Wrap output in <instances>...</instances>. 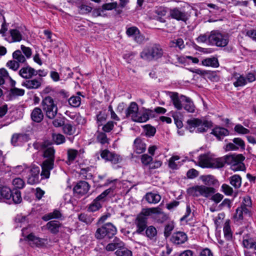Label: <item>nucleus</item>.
I'll return each instance as SVG.
<instances>
[{
	"instance_id": "47",
	"label": "nucleus",
	"mask_w": 256,
	"mask_h": 256,
	"mask_svg": "<svg viewBox=\"0 0 256 256\" xmlns=\"http://www.w3.org/2000/svg\"><path fill=\"white\" fill-rule=\"evenodd\" d=\"M115 254L116 256H132V252L130 250L124 247V243L122 247L118 248Z\"/></svg>"
},
{
	"instance_id": "48",
	"label": "nucleus",
	"mask_w": 256,
	"mask_h": 256,
	"mask_svg": "<svg viewBox=\"0 0 256 256\" xmlns=\"http://www.w3.org/2000/svg\"><path fill=\"white\" fill-rule=\"evenodd\" d=\"M12 58L20 64L25 62L26 61L25 57L22 55L20 50H16L12 54Z\"/></svg>"
},
{
	"instance_id": "60",
	"label": "nucleus",
	"mask_w": 256,
	"mask_h": 256,
	"mask_svg": "<svg viewBox=\"0 0 256 256\" xmlns=\"http://www.w3.org/2000/svg\"><path fill=\"white\" fill-rule=\"evenodd\" d=\"M12 184L16 188H22L24 186V182L20 178H16L12 180Z\"/></svg>"
},
{
	"instance_id": "7",
	"label": "nucleus",
	"mask_w": 256,
	"mask_h": 256,
	"mask_svg": "<svg viewBox=\"0 0 256 256\" xmlns=\"http://www.w3.org/2000/svg\"><path fill=\"white\" fill-rule=\"evenodd\" d=\"M29 173L27 176V183L33 185L39 182L40 168L36 165L28 167L27 172Z\"/></svg>"
},
{
	"instance_id": "40",
	"label": "nucleus",
	"mask_w": 256,
	"mask_h": 256,
	"mask_svg": "<svg viewBox=\"0 0 256 256\" xmlns=\"http://www.w3.org/2000/svg\"><path fill=\"white\" fill-rule=\"evenodd\" d=\"M123 246V242L120 239L116 238L113 242L108 244L106 247V250L108 251H113L116 249H118V248L122 247Z\"/></svg>"
},
{
	"instance_id": "52",
	"label": "nucleus",
	"mask_w": 256,
	"mask_h": 256,
	"mask_svg": "<svg viewBox=\"0 0 256 256\" xmlns=\"http://www.w3.org/2000/svg\"><path fill=\"white\" fill-rule=\"evenodd\" d=\"M52 138L54 142L58 145L64 144L66 141L64 136L60 134H54Z\"/></svg>"
},
{
	"instance_id": "51",
	"label": "nucleus",
	"mask_w": 256,
	"mask_h": 256,
	"mask_svg": "<svg viewBox=\"0 0 256 256\" xmlns=\"http://www.w3.org/2000/svg\"><path fill=\"white\" fill-rule=\"evenodd\" d=\"M15 222L18 224V226L22 227L28 222L27 217L22 214H18L15 218Z\"/></svg>"
},
{
	"instance_id": "32",
	"label": "nucleus",
	"mask_w": 256,
	"mask_h": 256,
	"mask_svg": "<svg viewBox=\"0 0 256 256\" xmlns=\"http://www.w3.org/2000/svg\"><path fill=\"white\" fill-rule=\"evenodd\" d=\"M19 74L24 78H29L32 76L36 75L37 72L36 73V70L34 68L30 66H26L21 68L19 72Z\"/></svg>"
},
{
	"instance_id": "23",
	"label": "nucleus",
	"mask_w": 256,
	"mask_h": 256,
	"mask_svg": "<svg viewBox=\"0 0 256 256\" xmlns=\"http://www.w3.org/2000/svg\"><path fill=\"white\" fill-rule=\"evenodd\" d=\"M28 139L27 134H14L12 136L11 142L14 146H18L22 142L28 141Z\"/></svg>"
},
{
	"instance_id": "62",
	"label": "nucleus",
	"mask_w": 256,
	"mask_h": 256,
	"mask_svg": "<svg viewBox=\"0 0 256 256\" xmlns=\"http://www.w3.org/2000/svg\"><path fill=\"white\" fill-rule=\"evenodd\" d=\"M252 206V202L250 198L248 196H244L242 198V201L241 204V207L242 208H246L250 210V208Z\"/></svg>"
},
{
	"instance_id": "42",
	"label": "nucleus",
	"mask_w": 256,
	"mask_h": 256,
	"mask_svg": "<svg viewBox=\"0 0 256 256\" xmlns=\"http://www.w3.org/2000/svg\"><path fill=\"white\" fill-rule=\"evenodd\" d=\"M78 96H72L68 99L69 104L72 106L77 108L78 107L81 103V94L80 92H77Z\"/></svg>"
},
{
	"instance_id": "21",
	"label": "nucleus",
	"mask_w": 256,
	"mask_h": 256,
	"mask_svg": "<svg viewBox=\"0 0 256 256\" xmlns=\"http://www.w3.org/2000/svg\"><path fill=\"white\" fill-rule=\"evenodd\" d=\"M12 191L10 189L6 186L0 187V202H6L11 198Z\"/></svg>"
},
{
	"instance_id": "61",
	"label": "nucleus",
	"mask_w": 256,
	"mask_h": 256,
	"mask_svg": "<svg viewBox=\"0 0 256 256\" xmlns=\"http://www.w3.org/2000/svg\"><path fill=\"white\" fill-rule=\"evenodd\" d=\"M78 219L80 221L86 223L87 224L92 222L93 218L90 216L84 214H81L78 216Z\"/></svg>"
},
{
	"instance_id": "17",
	"label": "nucleus",
	"mask_w": 256,
	"mask_h": 256,
	"mask_svg": "<svg viewBox=\"0 0 256 256\" xmlns=\"http://www.w3.org/2000/svg\"><path fill=\"white\" fill-rule=\"evenodd\" d=\"M154 117V112L153 110L142 108V112L141 116L138 115L136 122H146L149 120L150 118Z\"/></svg>"
},
{
	"instance_id": "37",
	"label": "nucleus",
	"mask_w": 256,
	"mask_h": 256,
	"mask_svg": "<svg viewBox=\"0 0 256 256\" xmlns=\"http://www.w3.org/2000/svg\"><path fill=\"white\" fill-rule=\"evenodd\" d=\"M128 38L134 40L138 43H142L148 40L142 33H126Z\"/></svg>"
},
{
	"instance_id": "26",
	"label": "nucleus",
	"mask_w": 256,
	"mask_h": 256,
	"mask_svg": "<svg viewBox=\"0 0 256 256\" xmlns=\"http://www.w3.org/2000/svg\"><path fill=\"white\" fill-rule=\"evenodd\" d=\"M218 140H221L224 136L228 135L229 132L228 130L225 128L222 127H216L214 128L211 132Z\"/></svg>"
},
{
	"instance_id": "43",
	"label": "nucleus",
	"mask_w": 256,
	"mask_h": 256,
	"mask_svg": "<svg viewBox=\"0 0 256 256\" xmlns=\"http://www.w3.org/2000/svg\"><path fill=\"white\" fill-rule=\"evenodd\" d=\"M62 216L61 212L59 210H55L54 212L44 216L42 219L44 221H48L53 218H60Z\"/></svg>"
},
{
	"instance_id": "9",
	"label": "nucleus",
	"mask_w": 256,
	"mask_h": 256,
	"mask_svg": "<svg viewBox=\"0 0 256 256\" xmlns=\"http://www.w3.org/2000/svg\"><path fill=\"white\" fill-rule=\"evenodd\" d=\"M101 157L107 161H110L114 164L120 162L122 158L118 154L111 152L108 150H102L100 153Z\"/></svg>"
},
{
	"instance_id": "39",
	"label": "nucleus",
	"mask_w": 256,
	"mask_h": 256,
	"mask_svg": "<svg viewBox=\"0 0 256 256\" xmlns=\"http://www.w3.org/2000/svg\"><path fill=\"white\" fill-rule=\"evenodd\" d=\"M154 12L157 14V20H158L162 22H165L162 16H165L168 12V8H166L164 6L156 7Z\"/></svg>"
},
{
	"instance_id": "2",
	"label": "nucleus",
	"mask_w": 256,
	"mask_h": 256,
	"mask_svg": "<svg viewBox=\"0 0 256 256\" xmlns=\"http://www.w3.org/2000/svg\"><path fill=\"white\" fill-rule=\"evenodd\" d=\"M116 228L110 222L105 224L98 228L96 232L95 236L98 239H111L116 234Z\"/></svg>"
},
{
	"instance_id": "8",
	"label": "nucleus",
	"mask_w": 256,
	"mask_h": 256,
	"mask_svg": "<svg viewBox=\"0 0 256 256\" xmlns=\"http://www.w3.org/2000/svg\"><path fill=\"white\" fill-rule=\"evenodd\" d=\"M208 42L218 46H224L228 42V38L222 33H212L208 36Z\"/></svg>"
},
{
	"instance_id": "58",
	"label": "nucleus",
	"mask_w": 256,
	"mask_h": 256,
	"mask_svg": "<svg viewBox=\"0 0 256 256\" xmlns=\"http://www.w3.org/2000/svg\"><path fill=\"white\" fill-rule=\"evenodd\" d=\"M24 92L25 91L24 90L14 87L10 89V94L12 96H24Z\"/></svg>"
},
{
	"instance_id": "3",
	"label": "nucleus",
	"mask_w": 256,
	"mask_h": 256,
	"mask_svg": "<svg viewBox=\"0 0 256 256\" xmlns=\"http://www.w3.org/2000/svg\"><path fill=\"white\" fill-rule=\"evenodd\" d=\"M42 106L46 116L50 119H53L58 113V106L54 99L49 96L43 98Z\"/></svg>"
},
{
	"instance_id": "41",
	"label": "nucleus",
	"mask_w": 256,
	"mask_h": 256,
	"mask_svg": "<svg viewBox=\"0 0 256 256\" xmlns=\"http://www.w3.org/2000/svg\"><path fill=\"white\" fill-rule=\"evenodd\" d=\"M202 64L206 66L218 68L219 66V63L216 58L212 57L204 60L202 61Z\"/></svg>"
},
{
	"instance_id": "6",
	"label": "nucleus",
	"mask_w": 256,
	"mask_h": 256,
	"mask_svg": "<svg viewBox=\"0 0 256 256\" xmlns=\"http://www.w3.org/2000/svg\"><path fill=\"white\" fill-rule=\"evenodd\" d=\"M40 147L42 156L46 158L44 162L54 164L55 150L54 147L47 142H43Z\"/></svg>"
},
{
	"instance_id": "56",
	"label": "nucleus",
	"mask_w": 256,
	"mask_h": 256,
	"mask_svg": "<svg viewBox=\"0 0 256 256\" xmlns=\"http://www.w3.org/2000/svg\"><path fill=\"white\" fill-rule=\"evenodd\" d=\"M146 234L150 239H153L157 234L156 228L153 226H150L146 230Z\"/></svg>"
},
{
	"instance_id": "28",
	"label": "nucleus",
	"mask_w": 256,
	"mask_h": 256,
	"mask_svg": "<svg viewBox=\"0 0 256 256\" xmlns=\"http://www.w3.org/2000/svg\"><path fill=\"white\" fill-rule=\"evenodd\" d=\"M226 164V156L220 158L212 157L210 168H219L223 167Z\"/></svg>"
},
{
	"instance_id": "45",
	"label": "nucleus",
	"mask_w": 256,
	"mask_h": 256,
	"mask_svg": "<svg viewBox=\"0 0 256 256\" xmlns=\"http://www.w3.org/2000/svg\"><path fill=\"white\" fill-rule=\"evenodd\" d=\"M114 190V188H110L105 190L95 199L102 204L106 201V196L112 193Z\"/></svg>"
},
{
	"instance_id": "5",
	"label": "nucleus",
	"mask_w": 256,
	"mask_h": 256,
	"mask_svg": "<svg viewBox=\"0 0 256 256\" xmlns=\"http://www.w3.org/2000/svg\"><path fill=\"white\" fill-rule=\"evenodd\" d=\"M244 158L242 154L226 156V164L231 166V169L234 171L242 170L244 164L242 162Z\"/></svg>"
},
{
	"instance_id": "1",
	"label": "nucleus",
	"mask_w": 256,
	"mask_h": 256,
	"mask_svg": "<svg viewBox=\"0 0 256 256\" xmlns=\"http://www.w3.org/2000/svg\"><path fill=\"white\" fill-rule=\"evenodd\" d=\"M163 53V50L160 45L154 44L146 47L141 52L140 56L144 60L151 61L160 58Z\"/></svg>"
},
{
	"instance_id": "33",
	"label": "nucleus",
	"mask_w": 256,
	"mask_h": 256,
	"mask_svg": "<svg viewBox=\"0 0 256 256\" xmlns=\"http://www.w3.org/2000/svg\"><path fill=\"white\" fill-rule=\"evenodd\" d=\"M46 228L53 234H56L59 232L61 227L60 223L56 220H52L48 222L46 224Z\"/></svg>"
},
{
	"instance_id": "18",
	"label": "nucleus",
	"mask_w": 256,
	"mask_h": 256,
	"mask_svg": "<svg viewBox=\"0 0 256 256\" xmlns=\"http://www.w3.org/2000/svg\"><path fill=\"white\" fill-rule=\"evenodd\" d=\"M187 240L188 237L186 234L184 232H181L174 233L170 238L172 242L176 244H182L184 243Z\"/></svg>"
},
{
	"instance_id": "29",
	"label": "nucleus",
	"mask_w": 256,
	"mask_h": 256,
	"mask_svg": "<svg viewBox=\"0 0 256 256\" xmlns=\"http://www.w3.org/2000/svg\"><path fill=\"white\" fill-rule=\"evenodd\" d=\"M200 119L198 118H192L187 120V128L190 132H197V129L198 128V124L200 123Z\"/></svg>"
},
{
	"instance_id": "64",
	"label": "nucleus",
	"mask_w": 256,
	"mask_h": 256,
	"mask_svg": "<svg viewBox=\"0 0 256 256\" xmlns=\"http://www.w3.org/2000/svg\"><path fill=\"white\" fill-rule=\"evenodd\" d=\"M234 130L240 134H247L250 132V130L244 128L242 126L241 124H236L234 128Z\"/></svg>"
},
{
	"instance_id": "27",
	"label": "nucleus",
	"mask_w": 256,
	"mask_h": 256,
	"mask_svg": "<svg viewBox=\"0 0 256 256\" xmlns=\"http://www.w3.org/2000/svg\"><path fill=\"white\" fill-rule=\"evenodd\" d=\"M144 198L149 204H156L160 200L161 196L158 194L149 192L146 194Z\"/></svg>"
},
{
	"instance_id": "38",
	"label": "nucleus",
	"mask_w": 256,
	"mask_h": 256,
	"mask_svg": "<svg viewBox=\"0 0 256 256\" xmlns=\"http://www.w3.org/2000/svg\"><path fill=\"white\" fill-rule=\"evenodd\" d=\"M27 238L36 246H42L45 244L46 240L44 239L36 237L32 234H28L27 236ZM30 244H32V243H30Z\"/></svg>"
},
{
	"instance_id": "16",
	"label": "nucleus",
	"mask_w": 256,
	"mask_h": 256,
	"mask_svg": "<svg viewBox=\"0 0 256 256\" xmlns=\"http://www.w3.org/2000/svg\"><path fill=\"white\" fill-rule=\"evenodd\" d=\"M138 108L136 103L132 102L126 111V116L131 118L133 121L136 122L138 114Z\"/></svg>"
},
{
	"instance_id": "57",
	"label": "nucleus",
	"mask_w": 256,
	"mask_h": 256,
	"mask_svg": "<svg viewBox=\"0 0 256 256\" xmlns=\"http://www.w3.org/2000/svg\"><path fill=\"white\" fill-rule=\"evenodd\" d=\"M11 198L14 204H20L22 200L20 192L17 190L14 192H12Z\"/></svg>"
},
{
	"instance_id": "14",
	"label": "nucleus",
	"mask_w": 256,
	"mask_h": 256,
	"mask_svg": "<svg viewBox=\"0 0 256 256\" xmlns=\"http://www.w3.org/2000/svg\"><path fill=\"white\" fill-rule=\"evenodd\" d=\"M233 142H230L226 146V150H236L239 148L244 149L245 144L244 140L239 138H234L232 140Z\"/></svg>"
},
{
	"instance_id": "44",
	"label": "nucleus",
	"mask_w": 256,
	"mask_h": 256,
	"mask_svg": "<svg viewBox=\"0 0 256 256\" xmlns=\"http://www.w3.org/2000/svg\"><path fill=\"white\" fill-rule=\"evenodd\" d=\"M187 112L194 113L195 112V106L192 100L187 97L186 100L183 104V108Z\"/></svg>"
},
{
	"instance_id": "49",
	"label": "nucleus",
	"mask_w": 256,
	"mask_h": 256,
	"mask_svg": "<svg viewBox=\"0 0 256 256\" xmlns=\"http://www.w3.org/2000/svg\"><path fill=\"white\" fill-rule=\"evenodd\" d=\"M202 180L206 185L208 186L214 185L217 182L216 180L211 175L202 176Z\"/></svg>"
},
{
	"instance_id": "50",
	"label": "nucleus",
	"mask_w": 256,
	"mask_h": 256,
	"mask_svg": "<svg viewBox=\"0 0 256 256\" xmlns=\"http://www.w3.org/2000/svg\"><path fill=\"white\" fill-rule=\"evenodd\" d=\"M223 230L225 238L228 240H230L231 238H232V232L228 220H227L225 222Z\"/></svg>"
},
{
	"instance_id": "36",
	"label": "nucleus",
	"mask_w": 256,
	"mask_h": 256,
	"mask_svg": "<svg viewBox=\"0 0 256 256\" xmlns=\"http://www.w3.org/2000/svg\"><path fill=\"white\" fill-rule=\"evenodd\" d=\"M200 124H198V129H197V132H204L208 130L212 127V122L206 120L204 118L200 119Z\"/></svg>"
},
{
	"instance_id": "10",
	"label": "nucleus",
	"mask_w": 256,
	"mask_h": 256,
	"mask_svg": "<svg viewBox=\"0 0 256 256\" xmlns=\"http://www.w3.org/2000/svg\"><path fill=\"white\" fill-rule=\"evenodd\" d=\"M186 96L180 95L178 93L172 92L170 95V98L175 108L178 110H182L184 103L186 100Z\"/></svg>"
},
{
	"instance_id": "53",
	"label": "nucleus",
	"mask_w": 256,
	"mask_h": 256,
	"mask_svg": "<svg viewBox=\"0 0 256 256\" xmlns=\"http://www.w3.org/2000/svg\"><path fill=\"white\" fill-rule=\"evenodd\" d=\"M102 206V204L94 199L93 202L89 205L88 210L91 212H94L100 210Z\"/></svg>"
},
{
	"instance_id": "22",
	"label": "nucleus",
	"mask_w": 256,
	"mask_h": 256,
	"mask_svg": "<svg viewBox=\"0 0 256 256\" xmlns=\"http://www.w3.org/2000/svg\"><path fill=\"white\" fill-rule=\"evenodd\" d=\"M44 114L40 108L36 107L33 109L30 114L32 120L36 122H41L44 118Z\"/></svg>"
},
{
	"instance_id": "31",
	"label": "nucleus",
	"mask_w": 256,
	"mask_h": 256,
	"mask_svg": "<svg viewBox=\"0 0 256 256\" xmlns=\"http://www.w3.org/2000/svg\"><path fill=\"white\" fill-rule=\"evenodd\" d=\"M234 85L235 87L243 86L246 84V80L242 75L234 73L232 77Z\"/></svg>"
},
{
	"instance_id": "24",
	"label": "nucleus",
	"mask_w": 256,
	"mask_h": 256,
	"mask_svg": "<svg viewBox=\"0 0 256 256\" xmlns=\"http://www.w3.org/2000/svg\"><path fill=\"white\" fill-rule=\"evenodd\" d=\"M2 36L9 42H20L22 39L20 33H2Z\"/></svg>"
},
{
	"instance_id": "55",
	"label": "nucleus",
	"mask_w": 256,
	"mask_h": 256,
	"mask_svg": "<svg viewBox=\"0 0 256 256\" xmlns=\"http://www.w3.org/2000/svg\"><path fill=\"white\" fill-rule=\"evenodd\" d=\"M180 158L178 156H172V157H171L170 158L169 161H168L169 167L170 168L173 169V170L177 169L178 168V166H180V164L178 165V164H177L176 162V161L178 160H180Z\"/></svg>"
},
{
	"instance_id": "35",
	"label": "nucleus",
	"mask_w": 256,
	"mask_h": 256,
	"mask_svg": "<svg viewBox=\"0 0 256 256\" xmlns=\"http://www.w3.org/2000/svg\"><path fill=\"white\" fill-rule=\"evenodd\" d=\"M162 213V209L160 207L146 208L142 210L139 216H150L152 214H160Z\"/></svg>"
},
{
	"instance_id": "30",
	"label": "nucleus",
	"mask_w": 256,
	"mask_h": 256,
	"mask_svg": "<svg viewBox=\"0 0 256 256\" xmlns=\"http://www.w3.org/2000/svg\"><path fill=\"white\" fill-rule=\"evenodd\" d=\"M54 164L48 163L47 162H43L42 166V171L41 176L44 178H48L50 171L54 168Z\"/></svg>"
},
{
	"instance_id": "13",
	"label": "nucleus",
	"mask_w": 256,
	"mask_h": 256,
	"mask_svg": "<svg viewBox=\"0 0 256 256\" xmlns=\"http://www.w3.org/2000/svg\"><path fill=\"white\" fill-rule=\"evenodd\" d=\"M90 189L88 184L85 181H80L74 186V193L80 196H83L87 193Z\"/></svg>"
},
{
	"instance_id": "11",
	"label": "nucleus",
	"mask_w": 256,
	"mask_h": 256,
	"mask_svg": "<svg viewBox=\"0 0 256 256\" xmlns=\"http://www.w3.org/2000/svg\"><path fill=\"white\" fill-rule=\"evenodd\" d=\"M170 14L172 18L178 20H182L186 22L188 19V14L178 8L171 9L170 11Z\"/></svg>"
},
{
	"instance_id": "15",
	"label": "nucleus",
	"mask_w": 256,
	"mask_h": 256,
	"mask_svg": "<svg viewBox=\"0 0 256 256\" xmlns=\"http://www.w3.org/2000/svg\"><path fill=\"white\" fill-rule=\"evenodd\" d=\"M116 2H109L104 4L101 8H96L94 10V14L96 16H102L105 10H111L116 9L118 7Z\"/></svg>"
},
{
	"instance_id": "46",
	"label": "nucleus",
	"mask_w": 256,
	"mask_h": 256,
	"mask_svg": "<svg viewBox=\"0 0 256 256\" xmlns=\"http://www.w3.org/2000/svg\"><path fill=\"white\" fill-rule=\"evenodd\" d=\"M230 184L236 188H238L241 186L242 178L238 175L235 174L230 178Z\"/></svg>"
},
{
	"instance_id": "34",
	"label": "nucleus",
	"mask_w": 256,
	"mask_h": 256,
	"mask_svg": "<svg viewBox=\"0 0 256 256\" xmlns=\"http://www.w3.org/2000/svg\"><path fill=\"white\" fill-rule=\"evenodd\" d=\"M134 148L137 154H142L146 149V144L141 139L136 138L134 141Z\"/></svg>"
},
{
	"instance_id": "19",
	"label": "nucleus",
	"mask_w": 256,
	"mask_h": 256,
	"mask_svg": "<svg viewBox=\"0 0 256 256\" xmlns=\"http://www.w3.org/2000/svg\"><path fill=\"white\" fill-rule=\"evenodd\" d=\"M146 218L142 216H138L135 221V224L136 226V232L142 234L145 230L146 226Z\"/></svg>"
},
{
	"instance_id": "63",
	"label": "nucleus",
	"mask_w": 256,
	"mask_h": 256,
	"mask_svg": "<svg viewBox=\"0 0 256 256\" xmlns=\"http://www.w3.org/2000/svg\"><path fill=\"white\" fill-rule=\"evenodd\" d=\"M136 54L133 52H126L123 54L122 57L128 63L130 64L134 60Z\"/></svg>"
},
{
	"instance_id": "54",
	"label": "nucleus",
	"mask_w": 256,
	"mask_h": 256,
	"mask_svg": "<svg viewBox=\"0 0 256 256\" xmlns=\"http://www.w3.org/2000/svg\"><path fill=\"white\" fill-rule=\"evenodd\" d=\"M249 212V210L246 208H242L241 206L237 208L235 216L238 220L243 218L244 214H247Z\"/></svg>"
},
{
	"instance_id": "25",
	"label": "nucleus",
	"mask_w": 256,
	"mask_h": 256,
	"mask_svg": "<svg viewBox=\"0 0 256 256\" xmlns=\"http://www.w3.org/2000/svg\"><path fill=\"white\" fill-rule=\"evenodd\" d=\"M212 158V156L208 154L200 155L198 158V165L202 168H210Z\"/></svg>"
},
{
	"instance_id": "4",
	"label": "nucleus",
	"mask_w": 256,
	"mask_h": 256,
	"mask_svg": "<svg viewBox=\"0 0 256 256\" xmlns=\"http://www.w3.org/2000/svg\"><path fill=\"white\" fill-rule=\"evenodd\" d=\"M188 192L192 196H202L208 198L215 192V190L213 188L208 187L205 186H196L189 188L188 190Z\"/></svg>"
},
{
	"instance_id": "59",
	"label": "nucleus",
	"mask_w": 256,
	"mask_h": 256,
	"mask_svg": "<svg viewBox=\"0 0 256 256\" xmlns=\"http://www.w3.org/2000/svg\"><path fill=\"white\" fill-rule=\"evenodd\" d=\"M63 132L64 134L72 135L74 134L75 130L70 124H64L63 126Z\"/></svg>"
},
{
	"instance_id": "20",
	"label": "nucleus",
	"mask_w": 256,
	"mask_h": 256,
	"mask_svg": "<svg viewBox=\"0 0 256 256\" xmlns=\"http://www.w3.org/2000/svg\"><path fill=\"white\" fill-rule=\"evenodd\" d=\"M42 82V79L40 78L28 80L22 82V86L30 90L36 89L40 86Z\"/></svg>"
},
{
	"instance_id": "12",
	"label": "nucleus",
	"mask_w": 256,
	"mask_h": 256,
	"mask_svg": "<svg viewBox=\"0 0 256 256\" xmlns=\"http://www.w3.org/2000/svg\"><path fill=\"white\" fill-rule=\"evenodd\" d=\"M242 244L247 248H254L256 250V241L254 233H248L244 235Z\"/></svg>"
}]
</instances>
